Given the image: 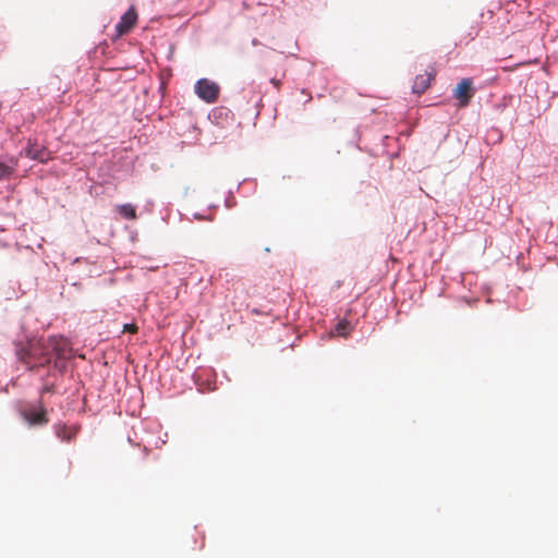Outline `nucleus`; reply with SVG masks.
<instances>
[{
  "mask_svg": "<svg viewBox=\"0 0 558 558\" xmlns=\"http://www.w3.org/2000/svg\"><path fill=\"white\" fill-rule=\"evenodd\" d=\"M19 360L29 369L43 367L51 362L46 339H34L24 344H17L15 350Z\"/></svg>",
  "mask_w": 558,
  "mask_h": 558,
  "instance_id": "f257e3e1",
  "label": "nucleus"
},
{
  "mask_svg": "<svg viewBox=\"0 0 558 558\" xmlns=\"http://www.w3.org/2000/svg\"><path fill=\"white\" fill-rule=\"evenodd\" d=\"M195 93L202 100L213 104L219 97L220 87L213 81L201 78L195 84Z\"/></svg>",
  "mask_w": 558,
  "mask_h": 558,
  "instance_id": "f03ea898",
  "label": "nucleus"
},
{
  "mask_svg": "<svg viewBox=\"0 0 558 558\" xmlns=\"http://www.w3.org/2000/svg\"><path fill=\"white\" fill-rule=\"evenodd\" d=\"M475 94L473 81L470 77L462 78L453 89V97L458 100L460 108L466 107Z\"/></svg>",
  "mask_w": 558,
  "mask_h": 558,
  "instance_id": "7ed1b4c3",
  "label": "nucleus"
},
{
  "mask_svg": "<svg viewBox=\"0 0 558 558\" xmlns=\"http://www.w3.org/2000/svg\"><path fill=\"white\" fill-rule=\"evenodd\" d=\"M49 353H51V359L53 356L58 359H70L71 357V348L69 342L63 337H49L46 339Z\"/></svg>",
  "mask_w": 558,
  "mask_h": 558,
  "instance_id": "20e7f679",
  "label": "nucleus"
},
{
  "mask_svg": "<svg viewBox=\"0 0 558 558\" xmlns=\"http://www.w3.org/2000/svg\"><path fill=\"white\" fill-rule=\"evenodd\" d=\"M138 14L134 5H132L122 16L120 22L116 25L117 37H122L129 34L137 24Z\"/></svg>",
  "mask_w": 558,
  "mask_h": 558,
  "instance_id": "39448f33",
  "label": "nucleus"
},
{
  "mask_svg": "<svg viewBox=\"0 0 558 558\" xmlns=\"http://www.w3.org/2000/svg\"><path fill=\"white\" fill-rule=\"evenodd\" d=\"M24 154L27 158L37 160L41 163H46L52 158L51 151L47 147L32 140H28Z\"/></svg>",
  "mask_w": 558,
  "mask_h": 558,
  "instance_id": "423d86ee",
  "label": "nucleus"
},
{
  "mask_svg": "<svg viewBox=\"0 0 558 558\" xmlns=\"http://www.w3.org/2000/svg\"><path fill=\"white\" fill-rule=\"evenodd\" d=\"M22 416L32 426L46 425L49 422L47 412L41 405L23 410Z\"/></svg>",
  "mask_w": 558,
  "mask_h": 558,
  "instance_id": "0eeeda50",
  "label": "nucleus"
},
{
  "mask_svg": "<svg viewBox=\"0 0 558 558\" xmlns=\"http://www.w3.org/2000/svg\"><path fill=\"white\" fill-rule=\"evenodd\" d=\"M436 76V70L430 68L425 74H418L414 78L412 90L415 94H423L430 86L432 81Z\"/></svg>",
  "mask_w": 558,
  "mask_h": 558,
  "instance_id": "6e6552de",
  "label": "nucleus"
},
{
  "mask_svg": "<svg viewBox=\"0 0 558 558\" xmlns=\"http://www.w3.org/2000/svg\"><path fill=\"white\" fill-rule=\"evenodd\" d=\"M54 433L59 439L62 441L70 442L72 439L75 438L77 434L76 427H69L65 424H56L54 425Z\"/></svg>",
  "mask_w": 558,
  "mask_h": 558,
  "instance_id": "1a4fd4ad",
  "label": "nucleus"
},
{
  "mask_svg": "<svg viewBox=\"0 0 558 558\" xmlns=\"http://www.w3.org/2000/svg\"><path fill=\"white\" fill-rule=\"evenodd\" d=\"M19 165L16 157L9 158L8 162L0 161V180H7L15 172Z\"/></svg>",
  "mask_w": 558,
  "mask_h": 558,
  "instance_id": "9d476101",
  "label": "nucleus"
},
{
  "mask_svg": "<svg viewBox=\"0 0 558 558\" xmlns=\"http://www.w3.org/2000/svg\"><path fill=\"white\" fill-rule=\"evenodd\" d=\"M118 211L120 215H122L126 219H130V220L136 219L135 207L131 204H123V205L118 206Z\"/></svg>",
  "mask_w": 558,
  "mask_h": 558,
  "instance_id": "9b49d317",
  "label": "nucleus"
},
{
  "mask_svg": "<svg viewBox=\"0 0 558 558\" xmlns=\"http://www.w3.org/2000/svg\"><path fill=\"white\" fill-rule=\"evenodd\" d=\"M351 330V325L348 320L342 319L336 325V331L338 335L345 337Z\"/></svg>",
  "mask_w": 558,
  "mask_h": 558,
  "instance_id": "f8f14e48",
  "label": "nucleus"
},
{
  "mask_svg": "<svg viewBox=\"0 0 558 558\" xmlns=\"http://www.w3.org/2000/svg\"><path fill=\"white\" fill-rule=\"evenodd\" d=\"M138 330L137 326L135 324H125L123 326V331L124 332H131V333H136Z\"/></svg>",
  "mask_w": 558,
  "mask_h": 558,
  "instance_id": "ddd939ff",
  "label": "nucleus"
},
{
  "mask_svg": "<svg viewBox=\"0 0 558 558\" xmlns=\"http://www.w3.org/2000/svg\"><path fill=\"white\" fill-rule=\"evenodd\" d=\"M270 82H271V83H272L277 88H278V87H279V85H280V81H278V80H276V78H272Z\"/></svg>",
  "mask_w": 558,
  "mask_h": 558,
  "instance_id": "4468645a",
  "label": "nucleus"
}]
</instances>
